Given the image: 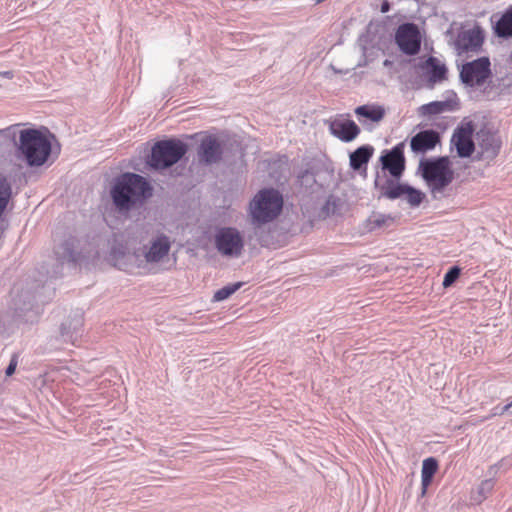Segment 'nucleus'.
Instances as JSON below:
<instances>
[{"label":"nucleus","instance_id":"1","mask_svg":"<svg viewBox=\"0 0 512 512\" xmlns=\"http://www.w3.org/2000/svg\"><path fill=\"white\" fill-rule=\"evenodd\" d=\"M170 250V242L166 236L158 237L152 242L151 247L144 253V258L136 253H125L113 249L111 260L114 266L131 274L148 273L147 263L159 262Z\"/></svg>","mask_w":512,"mask_h":512},{"label":"nucleus","instance_id":"2","mask_svg":"<svg viewBox=\"0 0 512 512\" xmlns=\"http://www.w3.org/2000/svg\"><path fill=\"white\" fill-rule=\"evenodd\" d=\"M53 140L55 137L47 128L24 129L19 133L18 149L29 166H42L51 155Z\"/></svg>","mask_w":512,"mask_h":512},{"label":"nucleus","instance_id":"3","mask_svg":"<svg viewBox=\"0 0 512 512\" xmlns=\"http://www.w3.org/2000/svg\"><path fill=\"white\" fill-rule=\"evenodd\" d=\"M149 195L148 182L142 176L133 173L118 178L111 190L113 202L120 210H129Z\"/></svg>","mask_w":512,"mask_h":512},{"label":"nucleus","instance_id":"4","mask_svg":"<svg viewBox=\"0 0 512 512\" xmlns=\"http://www.w3.org/2000/svg\"><path fill=\"white\" fill-rule=\"evenodd\" d=\"M419 170L431 193H441L454 180V171L449 157L423 159Z\"/></svg>","mask_w":512,"mask_h":512},{"label":"nucleus","instance_id":"5","mask_svg":"<svg viewBox=\"0 0 512 512\" xmlns=\"http://www.w3.org/2000/svg\"><path fill=\"white\" fill-rule=\"evenodd\" d=\"M282 207L283 198L277 190L263 189L254 196L249 210L254 223L265 224L273 221Z\"/></svg>","mask_w":512,"mask_h":512},{"label":"nucleus","instance_id":"6","mask_svg":"<svg viewBox=\"0 0 512 512\" xmlns=\"http://www.w3.org/2000/svg\"><path fill=\"white\" fill-rule=\"evenodd\" d=\"M187 151V146L179 140H164L152 148L150 165L166 168L178 162Z\"/></svg>","mask_w":512,"mask_h":512},{"label":"nucleus","instance_id":"7","mask_svg":"<svg viewBox=\"0 0 512 512\" xmlns=\"http://www.w3.org/2000/svg\"><path fill=\"white\" fill-rule=\"evenodd\" d=\"M460 80L463 84L471 88L484 86L492 78L491 62L488 57L466 62L460 68Z\"/></svg>","mask_w":512,"mask_h":512},{"label":"nucleus","instance_id":"8","mask_svg":"<svg viewBox=\"0 0 512 512\" xmlns=\"http://www.w3.org/2000/svg\"><path fill=\"white\" fill-rule=\"evenodd\" d=\"M484 38V32L479 26L461 31L455 41L457 54L459 56L477 54L483 46Z\"/></svg>","mask_w":512,"mask_h":512},{"label":"nucleus","instance_id":"9","mask_svg":"<svg viewBox=\"0 0 512 512\" xmlns=\"http://www.w3.org/2000/svg\"><path fill=\"white\" fill-rule=\"evenodd\" d=\"M474 131L475 128L472 122L462 123L455 129L451 138V145L455 147L459 157L467 158L473 154L475 150Z\"/></svg>","mask_w":512,"mask_h":512},{"label":"nucleus","instance_id":"10","mask_svg":"<svg viewBox=\"0 0 512 512\" xmlns=\"http://www.w3.org/2000/svg\"><path fill=\"white\" fill-rule=\"evenodd\" d=\"M395 39L401 51L408 55H415L420 50L421 37L414 24L401 25L396 32Z\"/></svg>","mask_w":512,"mask_h":512},{"label":"nucleus","instance_id":"11","mask_svg":"<svg viewBox=\"0 0 512 512\" xmlns=\"http://www.w3.org/2000/svg\"><path fill=\"white\" fill-rule=\"evenodd\" d=\"M422 77L427 81V87L433 88L436 84L447 79V68L445 64L434 56L428 57L420 64Z\"/></svg>","mask_w":512,"mask_h":512},{"label":"nucleus","instance_id":"12","mask_svg":"<svg viewBox=\"0 0 512 512\" xmlns=\"http://www.w3.org/2000/svg\"><path fill=\"white\" fill-rule=\"evenodd\" d=\"M382 168L391 176L399 178L405 169L404 143H398L380 157Z\"/></svg>","mask_w":512,"mask_h":512},{"label":"nucleus","instance_id":"13","mask_svg":"<svg viewBox=\"0 0 512 512\" xmlns=\"http://www.w3.org/2000/svg\"><path fill=\"white\" fill-rule=\"evenodd\" d=\"M218 250L225 255H239L243 248V241L236 229L221 230L216 237Z\"/></svg>","mask_w":512,"mask_h":512},{"label":"nucleus","instance_id":"14","mask_svg":"<svg viewBox=\"0 0 512 512\" xmlns=\"http://www.w3.org/2000/svg\"><path fill=\"white\" fill-rule=\"evenodd\" d=\"M478 160H493L501 148V140L490 131H480L478 134Z\"/></svg>","mask_w":512,"mask_h":512},{"label":"nucleus","instance_id":"15","mask_svg":"<svg viewBox=\"0 0 512 512\" xmlns=\"http://www.w3.org/2000/svg\"><path fill=\"white\" fill-rule=\"evenodd\" d=\"M441 141L440 134L435 130H423L414 135L410 140L413 153L425 154L433 150Z\"/></svg>","mask_w":512,"mask_h":512},{"label":"nucleus","instance_id":"16","mask_svg":"<svg viewBox=\"0 0 512 512\" xmlns=\"http://www.w3.org/2000/svg\"><path fill=\"white\" fill-rule=\"evenodd\" d=\"M331 133L343 142H351L360 134L358 125L350 119L339 117L329 123Z\"/></svg>","mask_w":512,"mask_h":512},{"label":"nucleus","instance_id":"17","mask_svg":"<svg viewBox=\"0 0 512 512\" xmlns=\"http://www.w3.org/2000/svg\"><path fill=\"white\" fill-rule=\"evenodd\" d=\"M198 155L200 160L205 163L218 161L221 155L219 142L211 136L204 138L201 142Z\"/></svg>","mask_w":512,"mask_h":512},{"label":"nucleus","instance_id":"18","mask_svg":"<svg viewBox=\"0 0 512 512\" xmlns=\"http://www.w3.org/2000/svg\"><path fill=\"white\" fill-rule=\"evenodd\" d=\"M374 148L370 145H363L357 148L349 156L350 167L353 170H360L363 166H366L371 157L373 156Z\"/></svg>","mask_w":512,"mask_h":512},{"label":"nucleus","instance_id":"19","mask_svg":"<svg viewBox=\"0 0 512 512\" xmlns=\"http://www.w3.org/2000/svg\"><path fill=\"white\" fill-rule=\"evenodd\" d=\"M355 114L372 122H379L385 116V109L380 105H362L355 109Z\"/></svg>","mask_w":512,"mask_h":512},{"label":"nucleus","instance_id":"20","mask_svg":"<svg viewBox=\"0 0 512 512\" xmlns=\"http://www.w3.org/2000/svg\"><path fill=\"white\" fill-rule=\"evenodd\" d=\"M438 470V462L435 458L430 457L423 461L421 471V484L423 492L426 491L427 487L431 484L435 473Z\"/></svg>","mask_w":512,"mask_h":512},{"label":"nucleus","instance_id":"21","mask_svg":"<svg viewBox=\"0 0 512 512\" xmlns=\"http://www.w3.org/2000/svg\"><path fill=\"white\" fill-rule=\"evenodd\" d=\"M452 109L453 105L450 101H433L422 105L419 108V113L422 116H432L450 111Z\"/></svg>","mask_w":512,"mask_h":512},{"label":"nucleus","instance_id":"22","mask_svg":"<svg viewBox=\"0 0 512 512\" xmlns=\"http://www.w3.org/2000/svg\"><path fill=\"white\" fill-rule=\"evenodd\" d=\"M495 33L500 37L512 36V6L508 7L496 22Z\"/></svg>","mask_w":512,"mask_h":512},{"label":"nucleus","instance_id":"23","mask_svg":"<svg viewBox=\"0 0 512 512\" xmlns=\"http://www.w3.org/2000/svg\"><path fill=\"white\" fill-rule=\"evenodd\" d=\"M11 196V187L5 178H0V215L7 207Z\"/></svg>","mask_w":512,"mask_h":512},{"label":"nucleus","instance_id":"24","mask_svg":"<svg viewBox=\"0 0 512 512\" xmlns=\"http://www.w3.org/2000/svg\"><path fill=\"white\" fill-rule=\"evenodd\" d=\"M392 221L393 219L390 216L383 214H373L367 220V227L369 230H373L388 225Z\"/></svg>","mask_w":512,"mask_h":512},{"label":"nucleus","instance_id":"25","mask_svg":"<svg viewBox=\"0 0 512 512\" xmlns=\"http://www.w3.org/2000/svg\"><path fill=\"white\" fill-rule=\"evenodd\" d=\"M241 285H242V283L238 282V283H234V284H229V285L217 290L213 296V300L218 302V301H223V300L227 299L233 293H235L241 287Z\"/></svg>","mask_w":512,"mask_h":512},{"label":"nucleus","instance_id":"26","mask_svg":"<svg viewBox=\"0 0 512 512\" xmlns=\"http://www.w3.org/2000/svg\"><path fill=\"white\" fill-rule=\"evenodd\" d=\"M404 196L412 206H418L422 202L424 197L421 191L409 186H407V188L405 189Z\"/></svg>","mask_w":512,"mask_h":512},{"label":"nucleus","instance_id":"27","mask_svg":"<svg viewBox=\"0 0 512 512\" xmlns=\"http://www.w3.org/2000/svg\"><path fill=\"white\" fill-rule=\"evenodd\" d=\"M406 188V185H392L387 188V190L385 191V195L390 199H396L404 195Z\"/></svg>","mask_w":512,"mask_h":512},{"label":"nucleus","instance_id":"28","mask_svg":"<svg viewBox=\"0 0 512 512\" xmlns=\"http://www.w3.org/2000/svg\"><path fill=\"white\" fill-rule=\"evenodd\" d=\"M460 275V269L458 267H452L444 276L443 279V286L445 288L451 286L459 277Z\"/></svg>","mask_w":512,"mask_h":512},{"label":"nucleus","instance_id":"29","mask_svg":"<svg viewBox=\"0 0 512 512\" xmlns=\"http://www.w3.org/2000/svg\"><path fill=\"white\" fill-rule=\"evenodd\" d=\"M494 487V482L492 480H484L479 486L478 492L481 496L480 500H483L487 497L488 494L492 491Z\"/></svg>","mask_w":512,"mask_h":512},{"label":"nucleus","instance_id":"30","mask_svg":"<svg viewBox=\"0 0 512 512\" xmlns=\"http://www.w3.org/2000/svg\"><path fill=\"white\" fill-rule=\"evenodd\" d=\"M300 179L302 185L310 186L315 183L314 175L310 174L309 172H305L303 175H301Z\"/></svg>","mask_w":512,"mask_h":512},{"label":"nucleus","instance_id":"31","mask_svg":"<svg viewBox=\"0 0 512 512\" xmlns=\"http://www.w3.org/2000/svg\"><path fill=\"white\" fill-rule=\"evenodd\" d=\"M17 361L15 359H12L9 366L6 369V375L11 376L16 369Z\"/></svg>","mask_w":512,"mask_h":512},{"label":"nucleus","instance_id":"32","mask_svg":"<svg viewBox=\"0 0 512 512\" xmlns=\"http://www.w3.org/2000/svg\"><path fill=\"white\" fill-rule=\"evenodd\" d=\"M390 10V4L387 0H384L381 4V12L386 13Z\"/></svg>","mask_w":512,"mask_h":512},{"label":"nucleus","instance_id":"33","mask_svg":"<svg viewBox=\"0 0 512 512\" xmlns=\"http://www.w3.org/2000/svg\"><path fill=\"white\" fill-rule=\"evenodd\" d=\"M510 408H512V401H511L510 403L506 404V405L502 408V410H501L500 414H504V413H506Z\"/></svg>","mask_w":512,"mask_h":512},{"label":"nucleus","instance_id":"34","mask_svg":"<svg viewBox=\"0 0 512 512\" xmlns=\"http://www.w3.org/2000/svg\"><path fill=\"white\" fill-rule=\"evenodd\" d=\"M329 205H330V200H328V201H327V203H326V206H325V207H322V215H323L324 213H327V214L329 213Z\"/></svg>","mask_w":512,"mask_h":512},{"label":"nucleus","instance_id":"35","mask_svg":"<svg viewBox=\"0 0 512 512\" xmlns=\"http://www.w3.org/2000/svg\"><path fill=\"white\" fill-rule=\"evenodd\" d=\"M317 3H320V0H315Z\"/></svg>","mask_w":512,"mask_h":512}]
</instances>
